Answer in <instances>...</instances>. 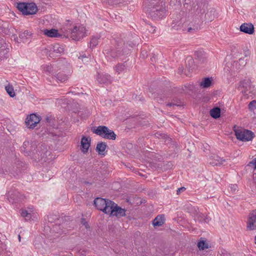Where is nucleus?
<instances>
[{
  "label": "nucleus",
  "mask_w": 256,
  "mask_h": 256,
  "mask_svg": "<svg viewBox=\"0 0 256 256\" xmlns=\"http://www.w3.org/2000/svg\"><path fill=\"white\" fill-rule=\"evenodd\" d=\"M161 0H146L145 2L146 10L150 9L158 6H162Z\"/></svg>",
  "instance_id": "obj_23"
},
{
  "label": "nucleus",
  "mask_w": 256,
  "mask_h": 256,
  "mask_svg": "<svg viewBox=\"0 0 256 256\" xmlns=\"http://www.w3.org/2000/svg\"><path fill=\"white\" fill-rule=\"evenodd\" d=\"M240 31L245 34H252L254 33V28L252 23H244L240 28Z\"/></svg>",
  "instance_id": "obj_17"
},
{
  "label": "nucleus",
  "mask_w": 256,
  "mask_h": 256,
  "mask_svg": "<svg viewBox=\"0 0 256 256\" xmlns=\"http://www.w3.org/2000/svg\"><path fill=\"white\" fill-rule=\"evenodd\" d=\"M225 161L224 159L221 158L218 156L213 154L210 158L209 164L212 166H218L222 164Z\"/></svg>",
  "instance_id": "obj_19"
},
{
  "label": "nucleus",
  "mask_w": 256,
  "mask_h": 256,
  "mask_svg": "<svg viewBox=\"0 0 256 256\" xmlns=\"http://www.w3.org/2000/svg\"><path fill=\"white\" fill-rule=\"evenodd\" d=\"M16 8L23 15L28 16L34 14L38 10V8L33 2H18Z\"/></svg>",
  "instance_id": "obj_3"
},
{
  "label": "nucleus",
  "mask_w": 256,
  "mask_h": 256,
  "mask_svg": "<svg viewBox=\"0 0 256 256\" xmlns=\"http://www.w3.org/2000/svg\"><path fill=\"white\" fill-rule=\"evenodd\" d=\"M99 38L98 36H92L91 38L90 43V48H93L95 46H96L98 44V40Z\"/></svg>",
  "instance_id": "obj_39"
},
{
  "label": "nucleus",
  "mask_w": 256,
  "mask_h": 256,
  "mask_svg": "<svg viewBox=\"0 0 256 256\" xmlns=\"http://www.w3.org/2000/svg\"><path fill=\"white\" fill-rule=\"evenodd\" d=\"M57 80L60 81L61 82H66L68 78V76L62 72H60L54 76Z\"/></svg>",
  "instance_id": "obj_33"
},
{
  "label": "nucleus",
  "mask_w": 256,
  "mask_h": 256,
  "mask_svg": "<svg viewBox=\"0 0 256 256\" xmlns=\"http://www.w3.org/2000/svg\"><path fill=\"white\" fill-rule=\"evenodd\" d=\"M193 0H184V6H185L186 4L188 5L189 4H190V2H193Z\"/></svg>",
  "instance_id": "obj_49"
},
{
  "label": "nucleus",
  "mask_w": 256,
  "mask_h": 256,
  "mask_svg": "<svg viewBox=\"0 0 256 256\" xmlns=\"http://www.w3.org/2000/svg\"><path fill=\"white\" fill-rule=\"evenodd\" d=\"M104 54L108 57H111L113 58H120L128 54V51L122 48H108L104 50Z\"/></svg>",
  "instance_id": "obj_7"
},
{
  "label": "nucleus",
  "mask_w": 256,
  "mask_h": 256,
  "mask_svg": "<svg viewBox=\"0 0 256 256\" xmlns=\"http://www.w3.org/2000/svg\"><path fill=\"white\" fill-rule=\"evenodd\" d=\"M248 108L250 110H253L256 109V100H254L250 102L248 104Z\"/></svg>",
  "instance_id": "obj_42"
},
{
  "label": "nucleus",
  "mask_w": 256,
  "mask_h": 256,
  "mask_svg": "<svg viewBox=\"0 0 256 256\" xmlns=\"http://www.w3.org/2000/svg\"><path fill=\"white\" fill-rule=\"evenodd\" d=\"M166 106H180V104L173 103V102H168V103L166 104Z\"/></svg>",
  "instance_id": "obj_48"
},
{
  "label": "nucleus",
  "mask_w": 256,
  "mask_h": 256,
  "mask_svg": "<svg viewBox=\"0 0 256 256\" xmlns=\"http://www.w3.org/2000/svg\"><path fill=\"white\" fill-rule=\"evenodd\" d=\"M254 184H255V185H256V180H254Z\"/></svg>",
  "instance_id": "obj_56"
},
{
  "label": "nucleus",
  "mask_w": 256,
  "mask_h": 256,
  "mask_svg": "<svg viewBox=\"0 0 256 256\" xmlns=\"http://www.w3.org/2000/svg\"><path fill=\"white\" fill-rule=\"evenodd\" d=\"M247 228L250 230H256V210H252L249 214L246 222Z\"/></svg>",
  "instance_id": "obj_14"
},
{
  "label": "nucleus",
  "mask_w": 256,
  "mask_h": 256,
  "mask_svg": "<svg viewBox=\"0 0 256 256\" xmlns=\"http://www.w3.org/2000/svg\"><path fill=\"white\" fill-rule=\"evenodd\" d=\"M184 68L182 66L179 67L178 69V73L179 74H182L184 72Z\"/></svg>",
  "instance_id": "obj_50"
},
{
  "label": "nucleus",
  "mask_w": 256,
  "mask_h": 256,
  "mask_svg": "<svg viewBox=\"0 0 256 256\" xmlns=\"http://www.w3.org/2000/svg\"><path fill=\"white\" fill-rule=\"evenodd\" d=\"M197 246L200 250H204L210 247V246L206 243V241L204 240L202 238H200V241L198 242Z\"/></svg>",
  "instance_id": "obj_31"
},
{
  "label": "nucleus",
  "mask_w": 256,
  "mask_h": 256,
  "mask_svg": "<svg viewBox=\"0 0 256 256\" xmlns=\"http://www.w3.org/2000/svg\"><path fill=\"white\" fill-rule=\"evenodd\" d=\"M44 70L48 74H51L52 72V68L51 65H46L43 67Z\"/></svg>",
  "instance_id": "obj_41"
},
{
  "label": "nucleus",
  "mask_w": 256,
  "mask_h": 256,
  "mask_svg": "<svg viewBox=\"0 0 256 256\" xmlns=\"http://www.w3.org/2000/svg\"><path fill=\"white\" fill-rule=\"evenodd\" d=\"M253 88H254L251 84L250 79H244L240 81L238 87V89L241 90L242 92L246 95H248V93H250L252 91Z\"/></svg>",
  "instance_id": "obj_13"
},
{
  "label": "nucleus",
  "mask_w": 256,
  "mask_h": 256,
  "mask_svg": "<svg viewBox=\"0 0 256 256\" xmlns=\"http://www.w3.org/2000/svg\"><path fill=\"white\" fill-rule=\"evenodd\" d=\"M126 62H125L124 63L118 64L115 66H114V69L118 74H120L126 70Z\"/></svg>",
  "instance_id": "obj_27"
},
{
  "label": "nucleus",
  "mask_w": 256,
  "mask_h": 256,
  "mask_svg": "<svg viewBox=\"0 0 256 256\" xmlns=\"http://www.w3.org/2000/svg\"><path fill=\"white\" fill-rule=\"evenodd\" d=\"M22 166L21 163H18L16 164V170H14L13 171L10 172V170H4L2 168H0V176H2L4 174H8L9 172H10L13 175H18V174L21 172L22 169L20 168V167Z\"/></svg>",
  "instance_id": "obj_22"
},
{
  "label": "nucleus",
  "mask_w": 256,
  "mask_h": 256,
  "mask_svg": "<svg viewBox=\"0 0 256 256\" xmlns=\"http://www.w3.org/2000/svg\"><path fill=\"white\" fill-rule=\"evenodd\" d=\"M234 132L236 138L242 142L252 140L254 136V133L248 130L234 129Z\"/></svg>",
  "instance_id": "obj_9"
},
{
  "label": "nucleus",
  "mask_w": 256,
  "mask_h": 256,
  "mask_svg": "<svg viewBox=\"0 0 256 256\" xmlns=\"http://www.w3.org/2000/svg\"><path fill=\"white\" fill-rule=\"evenodd\" d=\"M112 202L113 201L111 200L100 197L96 198L94 201V204L96 208L107 214Z\"/></svg>",
  "instance_id": "obj_4"
},
{
  "label": "nucleus",
  "mask_w": 256,
  "mask_h": 256,
  "mask_svg": "<svg viewBox=\"0 0 256 256\" xmlns=\"http://www.w3.org/2000/svg\"><path fill=\"white\" fill-rule=\"evenodd\" d=\"M108 214L110 216H116L118 218L124 216L126 215V210L118 206L117 204L113 202L109 208Z\"/></svg>",
  "instance_id": "obj_11"
},
{
  "label": "nucleus",
  "mask_w": 256,
  "mask_h": 256,
  "mask_svg": "<svg viewBox=\"0 0 256 256\" xmlns=\"http://www.w3.org/2000/svg\"><path fill=\"white\" fill-rule=\"evenodd\" d=\"M136 44H134L132 42H130V43L127 42L126 44H124V46L123 48H124L127 51L128 54V52L132 50L133 48V46Z\"/></svg>",
  "instance_id": "obj_40"
},
{
  "label": "nucleus",
  "mask_w": 256,
  "mask_h": 256,
  "mask_svg": "<svg viewBox=\"0 0 256 256\" xmlns=\"http://www.w3.org/2000/svg\"><path fill=\"white\" fill-rule=\"evenodd\" d=\"M254 239H255V240L256 241V236H255V238Z\"/></svg>",
  "instance_id": "obj_59"
},
{
  "label": "nucleus",
  "mask_w": 256,
  "mask_h": 256,
  "mask_svg": "<svg viewBox=\"0 0 256 256\" xmlns=\"http://www.w3.org/2000/svg\"><path fill=\"white\" fill-rule=\"evenodd\" d=\"M8 45L6 43L4 42L0 46V61L8 58Z\"/></svg>",
  "instance_id": "obj_21"
},
{
  "label": "nucleus",
  "mask_w": 256,
  "mask_h": 256,
  "mask_svg": "<svg viewBox=\"0 0 256 256\" xmlns=\"http://www.w3.org/2000/svg\"><path fill=\"white\" fill-rule=\"evenodd\" d=\"M246 60H244V58H240L238 61L234 62L236 66L238 69H240L242 68L246 64Z\"/></svg>",
  "instance_id": "obj_36"
},
{
  "label": "nucleus",
  "mask_w": 256,
  "mask_h": 256,
  "mask_svg": "<svg viewBox=\"0 0 256 256\" xmlns=\"http://www.w3.org/2000/svg\"><path fill=\"white\" fill-rule=\"evenodd\" d=\"M97 80L100 84H108L112 82L111 76L107 74H98L97 77Z\"/></svg>",
  "instance_id": "obj_18"
},
{
  "label": "nucleus",
  "mask_w": 256,
  "mask_h": 256,
  "mask_svg": "<svg viewBox=\"0 0 256 256\" xmlns=\"http://www.w3.org/2000/svg\"><path fill=\"white\" fill-rule=\"evenodd\" d=\"M146 10L148 16L154 20H160L166 15V10L163 5L158 6Z\"/></svg>",
  "instance_id": "obj_6"
},
{
  "label": "nucleus",
  "mask_w": 256,
  "mask_h": 256,
  "mask_svg": "<svg viewBox=\"0 0 256 256\" xmlns=\"http://www.w3.org/2000/svg\"><path fill=\"white\" fill-rule=\"evenodd\" d=\"M210 0H196L188 12L189 20H194V24H192L188 30L197 31L200 28L202 21L212 22L216 17V10L213 8L208 9Z\"/></svg>",
  "instance_id": "obj_1"
},
{
  "label": "nucleus",
  "mask_w": 256,
  "mask_h": 256,
  "mask_svg": "<svg viewBox=\"0 0 256 256\" xmlns=\"http://www.w3.org/2000/svg\"><path fill=\"white\" fill-rule=\"evenodd\" d=\"M36 153L38 156V158L39 160H43L44 162L47 160H50L53 158L52 156H51V152L48 150L46 146L44 144H42L38 148Z\"/></svg>",
  "instance_id": "obj_10"
},
{
  "label": "nucleus",
  "mask_w": 256,
  "mask_h": 256,
  "mask_svg": "<svg viewBox=\"0 0 256 256\" xmlns=\"http://www.w3.org/2000/svg\"><path fill=\"white\" fill-rule=\"evenodd\" d=\"M151 28H152V30H150V32L154 33L156 30L155 28H154L152 26H151Z\"/></svg>",
  "instance_id": "obj_52"
},
{
  "label": "nucleus",
  "mask_w": 256,
  "mask_h": 256,
  "mask_svg": "<svg viewBox=\"0 0 256 256\" xmlns=\"http://www.w3.org/2000/svg\"><path fill=\"white\" fill-rule=\"evenodd\" d=\"M80 150L84 153H86L88 152V148L90 145V140L88 138L83 136L81 139L80 142Z\"/></svg>",
  "instance_id": "obj_20"
},
{
  "label": "nucleus",
  "mask_w": 256,
  "mask_h": 256,
  "mask_svg": "<svg viewBox=\"0 0 256 256\" xmlns=\"http://www.w3.org/2000/svg\"><path fill=\"white\" fill-rule=\"evenodd\" d=\"M184 88L190 91H192L194 90V86L190 84H186L184 86Z\"/></svg>",
  "instance_id": "obj_44"
},
{
  "label": "nucleus",
  "mask_w": 256,
  "mask_h": 256,
  "mask_svg": "<svg viewBox=\"0 0 256 256\" xmlns=\"http://www.w3.org/2000/svg\"><path fill=\"white\" fill-rule=\"evenodd\" d=\"M255 243H256V242H255Z\"/></svg>",
  "instance_id": "obj_60"
},
{
  "label": "nucleus",
  "mask_w": 256,
  "mask_h": 256,
  "mask_svg": "<svg viewBox=\"0 0 256 256\" xmlns=\"http://www.w3.org/2000/svg\"><path fill=\"white\" fill-rule=\"evenodd\" d=\"M31 147H32L34 149H35L36 145L34 144V146H32Z\"/></svg>",
  "instance_id": "obj_55"
},
{
  "label": "nucleus",
  "mask_w": 256,
  "mask_h": 256,
  "mask_svg": "<svg viewBox=\"0 0 256 256\" xmlns=\"http://www.w3.org/2000/svg\"><path fill=\"white\" fill-rule=\"evenodd\" d=\"M182 91H184H184L185 90L184 88H183V87H182Z\"/></svg>",
  "instance_id": "obj_58"
},
{
  "label": "nucleus",
  "mask_w": 256,
  "mask_h": 256,
  "mask_svg": "<svg viewBox=\"0 0 256 256\" xmlns=\"http://www.w3.org/2000/svg\"><path fill=\"white\" fill-rule=\"evenodd\" d=\"M18 237L19 241H20V234L18 236Z\"/></svg>",
  "instance_id": "obj_54"
},
{
  "label": "nucleus",
  "mask_w": 256,
  "mask_h": 256,
  "mask_svg": "<svg viewBox=\"0 0 256 256\" xmlns=\"http://www.w3.org/2000/svg\"><path fill=\"white\" fill-rule=\"evenodd\" d=\"M212 83V80L210 78H204L200 82V86L202 88H209Z\"/></svg>",
  "instance_id": "obj_30"
},
{
  "label": "nucleus",
  "mask_w": 256,
  "mask_h": 256,
  "mask_svg": "<svg viewBox=\"0 0 256 256\" xmlns=\"http://www.w3.org/2000/svg\"><path fill=\"white\" fill-rule=\"evenodd\" d=\"M195 220L199 222L208 223L209 222L208 218L202 213L198 214L195 216Z\"/></svg>",
  "instance_id": "obj_35"
},
{
  "label": "nucleus",
  "mask_w": 256,
  "mask_h": 256,
  "mask_svg": "<svg viewBox=\"0 0 256 256\" xmlns=\"http://www.w3.org/2000/svg\"><path fill=\"white\" fill-rule=\"evenodd\" d=\"M186 190V188L184 187H181L178 188L176 190L177 194H180L181 192L184 191Z\"/></svg>",
  "instance_id": "obj_47"
},
{
  "label": "nucleus",
  "mask_w": 256,
  "mask_h": 256,
  "mask_svg": "<svg viewBox=\"0 0 256 256\" xmlns=\"http://www.w3.org/2000/svg\"><path fill=\"white\" fill-rule=\"evenodd\" d=\"M164 216L163 214H159L152 220V224L154 226H160L164 224Z\"/></svg>",
  "instance_id": "obj_25"
},
{
  "label": "nucleus",
  "mask_w": 256,
  "mask_h": 256,
  "mask_svg": "<svg viewBox=\"0 0 256 256\" xmlns=\"http://www.w3.org/2000/svg\"><path fill=\"white\" fill-rule=\"evenodd\" d=\"M237 188V186L236 185H234L232 187V189H233L234 190H236Z\"/></svg>",
  "instance_id": "obj_51"
},
{
  "label": "nucleus",
  "mask_w": 256,
  "mask_h": 256,
  "mask_svg": "<svg viewBox=\"0 0 256 256\" xmlns=\"http://www.w3.org/2000/svg\"><path fill=\"white\" fill-rule=\"evenodd\" d=\"M29 145H30L29 142L25 141L24 142L22 146L20 148L21 151L23 152L25 154V155L30 156L33 153H34L32 151V148L30 149V150H28L27 148L28 147V146Z\"/></svg>",
  "instance_id": "obj_28"
},
{
  "label": "nucleus",
  "mask_w": 256,
  "mask_h": 256,
  "mask_svg": "<svg viewBox=\"0 0 256 256\" xmlns=\"http://www.w3.org/2000/svg\"><path fill=\"white\" fill-rule=\"evenodd\" d=\"M194 24V20H189L188 15V20L184 21L180 20L179 21L173 22L172 24V28L176 30H182V31H187L189 32H195L193 30H189L190 27H191L192 24Z\"/></svg>",
  "instance_id": "obj_5"
},
{
  "label": "nucleus",
  "mask_w": 256,
  "mask_h": 256,
  "mask_svg": "<svg viewBox=\"0 0 256 256\" xmlns=\"http://www.w3.org/2000/svg\"><path fill=\"white\" fill-rule=\"evenodd\" d=\"M107 146H108L105 142H99L96 145V150L99 154L105 156V150Z\"/></svg>",
  "instance_id": "obj_24"
},
{
  "label": "nucleus",
  "mask_w": 256,
  "mask_h": 256,
  "mask_svg": "<svg viewBox=\"0 0 256 256\" xmlns=\"http://www.w3.org/2000/svg\"><path fill=\"white\" fill-rule=\"evenodd\" d=\"M91 130L93 133L100 136L102 138L111 140L116 139V136L114 132L106 126H100L98 127H92Z\"/></svg>",
  "instance_id": "obj_2"
},
{
  "label": "nucleus",
  "mask_w": 256,
  "mask_h": 256,
  "mask_svg": "<svg viewBox=\"0 0 256 256\" xmlns=\"http://www.w3.org/2000/svg\"><path fill=\"white\" fill-rule=\"evenodd\" d=\"M32 33L28 30H24V32L19 33L18 38L16 35L14 34L12 36L14 38V40L18 43H20L21 42H26L30 38Z\"/></svg>",
  "instance_id": "obj_15"
},
{
  "label": "nucleus",
  "mask_w": 256,
  "mask_h": 256,
  "mask_svg": "<svg viewBox=\"0 0 256 256\" xmlns=\"http://www.w3.org/2000/svg\"><path fill=\"white\" fill-rule=\"evenodd\" d=\"M104 2H108L110 3L111 2L112 0H103Z\"/></svg>",
  "instance_id": "obj_53"
},
{
  "label": "nucleus",
  "mask_w": 256,
  "mask_h": 256,
  "mask_svg": "<svg viewBox=\"0 0 256 256\" xmlns=\"http://www.w3.org/2000/svg\"><path fill=\"white\" fill-rule=\"evenodd\" d=\"M194 62L193 58L190 56L186 57V60L185 74L186 76H190V73L194 68Z\"/></svg>",
  "instance_id": "obj_16"
},
{
  "label": "nucleus",
  "mask_w": 256,
  "mask_h": 256,
  "mask_svg": "<svg viewBox=\"0 0 256 256\" xmlns=\"http://www.w3.org/2000/svg\"><path fill=\"white\" fill-rule=\"evenodd\" d=\"M20 211L22 216L26 220H30L31 218V214L28 212L27 210L22 209Z\"/></svg>",
  "instance_id": "obj_37"
},
{
  "label": "nucleus",
  "mask_w": 256,
  "mask_h": 256,
  "mask_svg": "<svg viewBox=\"0 0 256 256\" xmlns=\"http://www.w3.org/2000/svg\"><path fill=\"white\" fill-rule=\"evenodd\" d=\"M86 60H86V59H84V62H86Z\"/></svg>",
  "instance_id": "obj_57"
},
{
  "label": "nucleus",
  "mask_w": 256,
  "mask_h": 256,
  "mask_svg": "<svg viewBox=\"0 0 256 256\" xmlns=\"http://www.w3.org/2000/svg\"><path fill=\"white\" fill-rule=\"evenodd\" d=\"M44 34L46 36L50 38H58L60 36V34L58 33V30L55 29L44 30Z\"/></svg>",
  "instance_id": "obj_26"
},
{
  "label": "nucleus",
  "mask_w": 256,
  "mask_h": 256,
  "mask_svg": "<svg viewBox=\"0 0 256 256\" xmlns=\"http://www.w3.org/2000/svg\"><path fill=\"white\" fill-rule=\"evenodd\" d=\"M50 51L56 54H61L64 52V48L60 44H56L52 46Z\"/></svg>",
  "instance_id": "obj_32"
},
{
  "label": "nucleus",
  "mask_w": 256,
  "mask_h": 256,
  "mask_svg": "<svg viewBox=\"0 0 256 256\" xmlns=\"http://www.w3.org/2000/svg\"><path fill=\"white\" fill-rule=\"evenodd\" d=\"M220 108L219 107H214L210 110V114L212 118L216 119L220 116Z\"/></svg>",
  "instance_id": "obj_29"
},
{
  "label": "nucleus",
  "mask_w": 256,
  "mask_h": 256,
  "mask_svg": "<svg viewBox=\"0 0 256 256\" xmlns=\"http://www.w3.org/2000/svg\"><path fill=\"white\" fill-rule=\"evenodd\" d=\"M85 34V28L82 26H74L70 30L67 34V37L71 38L73 40H79Z\"/></svg>",
  "instance_id": "obj_8"
},
{
  "label": "nucleus",
  "mask_w": 256,
  "mask_h": 256,
  "mask_svg": "<svg viewBox=\"0 0 256 256\" xmlns=\"http://www.w3.org/2000/svg\"><path fill=\"white\" fill-rule=\"evenodd\" d=\"M5 89L7 93L10 97L13 98L15 96V92L12 86L8 84V86H6Z\"/></svg>",
  "instance_id": "obj_38"
},
{
  "label": "nucleus",
  "mask_w": 256,
  "mask_h": 256,
  "mask_svg": "<svg viewBox=\"0 0 256 256\" xmlns=\"http://www.w3.org/2000/svg\"><path fill=\"white\" fill-rule=\"evenodd\" d=\"M78 58L81 60L82 61H84V59H86L87 60H86V62H88V56H86V54L80 55L78 57Z\"/></svg>",
  "instance_id": "obj_46"
},
{
  "label": "nucleus",
  "mask_w": 256,
  "mask_h": 256,
  "mask_svg": "<svg viewBox=\"0 0 256 256\" xmlns=\"http://www.w3.org/2000/svg\"><path fill=\"white\" fill-rule=\"evenodd\" d=\"M81 224L84 226L86 228L88 229L90 228V226L88 222H86L84 218H82L80 220Z\"/></svg>",
  "instance_id": "obj_43"
},
{
  "label": "nucleus",
  "mask_w": 256,
  "mask_h": 256,
  "mask_svg": "<svg viewBox=\"0 0 256 256\" xmlns=\"http://www.w3.org/2000/svg\"><path fill=\"white\" fill-rule=\"evenodd\" d=\"M40 120V118L39 116L35 114H32L27 116L25 123L28 128L33 129L39 123Z\"/></svg>",
  "instance_id": "obj_12"
},
{
  "label": "nucleus",
  "mask_w": 256,
  "mask_h": 256,
  "mask_svg": "<svg viewBox=\"0 0 256 256\" xmlns=\"http://www.w3.org/2000/svg\"><path fill=\"white\" fill-rule=\"evenodd\" d=\"M248 166H254V169L256 170V158H254V160H252V161L250 162L248 164Z\"/></svg>",
  "instance_id": "obj_45"
},
{
  "label": "nucleus",
  "mask_w": 256,
  "mask_h": 256,
  "mask_svg": "<svg viewBox=\"0 0 256 256\" xmlns=\"http://www.w3.org/2000/svg\"><path fill=\"white\" fill-rule=\"evenodd\" d=\"M194 56L195 58L199 60L201 63L204 62L206 60L205 54L200 51L195 52Z\"/></svg>",
  "instance_id": "obj_34"
}]
</instances>
